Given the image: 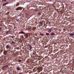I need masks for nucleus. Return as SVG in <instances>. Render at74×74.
I'll return each instance as SVG.
<instances>
[{
	"mask_svg": "<svg viewBox=\"0 0 74 74\" xmlns=\"http://www.w3.org/2000/svg\"><path fill=\"white\" fill-rule=\"evenodd\" d=\"M22 38H24V37H23V35L21 36Z\"/></svg>",
	"mask_w": 74,
	"mask_h": 74,
	"instance_id": "a211bd4d",
	"label": "nucleus"
},
{
	"mask_svg": "<svg viewBox=\"0 0 74 74\" xmlns=\"http://www.w3.org/2000/svg\"><path fill=\"white\" fill-rule=\"evenodd\" d=\"M51 36H54L55 35V34L54 33V32H52L51 34Z\"/></svg>",
	"mask_w": 74,
	"mask_h": 74,
	"instance_id": "39448f33",
	"label": "nucleus"
},
{
	"mask_svg": "<svg viewBox=\"0 0 74 74\" xmlns=\"http://www.w3.org/2000/svg\"><path fill=\"white\" fill-rule=\"evenodd\" d=\"M19 20V19H18L17 20V21H18V20Z\"/></svg>",
	"mask_w": 74,
	"mask_h": 74,
	"instance_id": "c85d7f7f",
	"label": "nucleus"
},
{
	"mask_svg": "<svg viewBox=\"0 0 74 74\" xmlns=\"http://www.w3.org/2000/svg\"><path fill=\"white\" fill-rule=\"evenodd\" d=\"M10 47V45H7L6 46V48L7 49H9Z\"/></svg>",
	"mask_w": 74,
	"mask_h": 74,
	"instance_id": "f03ea898",
	"label": "nucleus"
},
{
	"mask_svg": "<svg viewBox=\"0 0 74 74\" xmlns=\"http://www.w3.org/2000/svg\"><path fill=\"white\" fill-rule=\"evenodd\" d=\"M49 1H52V0H49Z\"/></svg>",
	"mask_w": 74,
	"mask_h": 74,
	"instance_id": "cd10ccee",
	"label": "nucleus"
},
{
	"mask_svg": "<svg viewBox=\"0 0 74 74\" xmlns=\"http://www.w3.org/2000/svg\"><path fill=\"white\" fill-rule=\"evenodd\" d=\"M16 69L18 71H19L21 70V69L19 67H17Z\"/></svg>",
	"mask_w": 74,
	"mask_h": 74,
	"instance_id": "1a4fd4ad",
	"label": "nucleus"
},
{
	"mask_svg": "<svg viewBox=\"0 0 74 74\" xmlns=\"http://www.w3.org/2000/svg\"><path fill=\"white\" fill-rule=\"evenodd\" d=\"M26 42H27V41H26Z\"/></svg>",
	"mask_w": 74,
	"mask_h": 74,
	"instance_id": "7c9ffc66",
	"label": "nucleus"
},
{
	"mask_svg": "<svg viewBox=\"0 0 74 74\" xmlns=\"http://www.w3.org/2000/svg\"><path fill=\"white\" fill-rule=\"evenodd\" d=\"M12 44H15V42L14 41H12Z\"/></svg>",
	"mask_w": 74,
	"mask_h": 74,
	"instance_id": "ddd939ff",
	"label": "nucleus"
},
{
	"mask_svg": "<svg viewBox=\"0 0 74 74\" xmlns=\"http://www.w3.org/2000/svg\"><path fill=\"white\" fill-rule=\"evenodd\" d=\"M26 38H28V35L27 34H25L24 35Z\"/></svg>",
	"mask_w": 74,
	"mask_h": 74,
	"instance_id": "0eeeda50",
	"label": "nucleus"
},
{
	"mask_svg": "<svg viewBox=\"0 0 74 74\" xmlns=\"http://www.w3.org/2000/svg\"><path fill=\"white\" fill-rule=\"evenodd\" d=\"M8 32H9V31H6V34H8Z\"/></svg>",
	"mask_w": 74,
	"mask_h": 74,
	"instance_id": "412c9836",
	"label": "nucleus"
},
{
	"mask_svg": "<svg viewBox=\"0 0 74 74\" xmlns=\"http://www.w3.org/2000/svg\"><path fill=\"white\" fill-rule=\"evenodd\" d=\"M46 35H47V36H49V34L48 33H46Z\"/></svg>",
	"mask_w": 74,
	"mask_h": 74,
	"instance_id": "dca6fc26",
	"label": "nucleus"
},
{
	"mask_svg": "<svg viewBox=\"0 0 74 74\" xmlns=\"http://www.w3.org/2000/svg\"><path fill=\"white\" fill-rule=\"evenodd\" d=\"M18 5H19V3H18L16 5V6L17 7V6H18Z\"/></svg>",
	"mask_w": 74,
	"mask_h": 74,
	"instance_id": "f8f14e48",
	"label": "nucleus"
},
{
	"mask_svg": "<svg viewBox=\"0 0 74 74\" xmlns=\"http://www.w3.org/2000/svg\"><path fill=\"white\" fill-rule=\"evenodd\" d=\"M51 30H52L51 29H49V32H51Z\"/></svg>",
	"mask_w": 74,
	"mask_h": 74,
	"instance_id": "2eb2a0df",
	"label": "nucleus"
},
{
	"mask_svg": "<svg viewBox=\"0 0 74 74\" xmlns=\"http://www.w3.org/2000/svg\"><path fill=\"white\" fill-rule=\"evenodd\" d=\"M47 47H48L47 46H45V48H47Z\"/></svg>",
	"mask_w": 74,
	"mask_h": 74,
	"instance_id": "a878e982",
	"label": "nucleus"
},
{
	"mask_svg": "<svg viewBox=\"0 0 74 74\" xmlns=\"http://www.w3.org/2000/svg\"><path fill=\"white\" fill-rule=\"evenodd\" d=\"M2 69H5V66H4L2 68Z\"/></svg>",
	"mask_w": 74,
	"mask_h": 74,
	"instance_id": "5701e85b",
	"label": "nucleus"
},
{
	"mask_svg": "<svg viewBox=\"0 0 74 74\" xmlns=\"http://www.w3.org/2000/svg\"><path fill=\"white\" fill-rule=\"evenodd\" d=\"M9 66V65H5V69H7Z\"/></svg>",
	"mask_w": 74,
	"mask_h": 74,
	"instance_id": "6e6552de",
	"label": "nucleus"
},
{
	"mask_svg": "<svg viewBox=\"0 0 74 74\" xmlns=\"http://www.w3.org/2000/svg\"><path fill=\"white\" fill-rule=\"evenodd\" d=\"M34 54H36V53H35Z\"/></svg>",
	"mask_w": 74,
	"mask_h": 74,
	"instance_id": "473e14b6",
	"label": "nucleus"
},
{
	"mask_svg": "<svg viewBox=\"0 0 74 74\" xmlns=\"http://www.w3.org/2000/svg\"><path fill=\"white\" fill-rule=\"evenodd\" d=\"M35 74H38L36 73H35Z\"/></svg>",
	"mask_w": 74,
	"mask_h": 74,
	"instance_id": "c756f323",
	"label": "nucleus"
},
{
	"mask_svg": "<svg viewBox=\"0 0 74 74\" xmlns=\"http://www.w3.org/2000/svg\"><path fill=\"white\" fill-rule=\"evenodd\" d=\"M21 15H22V12H21V13H20L18 15L19 16H21Z\"/></svg>",
	"mask_w": 74,
	"mask_h": 74,
	"instance_id": "4468645a",
	"label": "nucleus"
},
{
	"mask_svg": "<svg viewBox=\"0 0 74 74\" xmlns=\"http://www.w3.org/2000/svg\"><path fill=\"white\" fill-rule=\"evenodd\" d=\"M1 30V28H0V30Z\"/></svg>",
	"mask_w": 74,
	"mask_h": 74,
	"instance_id": "bb28decb",
	"label": "nucleus"
},
{
	"mask_svg": "<svg viewBox=\"0 0 74 74\" xmlns=\"http://www.w3.org/2000/svg\"><path fill=\"white\" fill-rule=\"evenodd\" d=\"M20 8V7H18V8H17L16 10H20V8Z\"/></svg>",
	"mask_w": 74,
	"mask_h": 74,
	"instance_id": "9d476101",
	"label": "nucleus"
},
{
	"mask_svg": "<svg viewBox=\"0 0 74 74\" xmlns=\"http://www.w3.org/2000/svg\"><path fill=\"white\" fill-rule=\"evenodd\" d=\"M8 3H9V2H7L6 3H5V4H6V5H7V4H8Z\"/></svg>",
	"mask_w": 74,
	"mask_h": 74,
	"instance_id": "b1692460",
	"label": "nucleus"
},
{
	"mask_svg": "<svg viewBox=\"0 0 74 74\" xmlns=\"http://www.w3.org/2000/svg\"><path fill=\"white\" fill-rule=\"evenodd\" d=\"M19 33L20 34H24L25 33V32H20Z\"/></svg>",
	"mask_w": 74,
	"mask_h": 74,
	"instance_id": "7ed1b4c3",
	"label": "nucleus"
},
{
	"mask_svg": "<svg viewBox=\"0 0 74 74\" xmlns=\"http://www.w3.org/2000/svg\"><path fill=\"white\" fill-rule=\"evenodd\" d=\"M47 27V26H46L45 27Z\"/></svg>",
	"mask_w": 74,
	"mask_h": 74,
	"instance_id": "2f4dec72",
	"label": "nucleus"
},
{
	"mask_svg": "<svg viewBox=\"0 0 74 74\" xmlns=\"http://www.w3.org/2000/svg\"><path fill=\"white\" fill-rule=\"evenodd\" d=\"M18 62H22V60H19Z\"/></svg>",
	"mask_w": 74,
	"mask_h": 74,
	"instance_id": "f3484780",
	"label": "nucleus"
},
{
	"mask_svg": "<svg viewBox=\"0 0 74 74\" xmlns=\"http://www.w3.org/2000/svg\"><path fill=\"white\" fill-rule=\"evenodd\" d=\"M27 3H30V1H27Z\"/></svg>",
	"mask_w": 74,
	"mask_h": 74,
	"instance_id": "aec40b11",
	"label": "nucleus"
},
{
	"mask_svg": "<svg viewBox=\"0 0 74 74\" xmlns=\"http://www.w3.org/2000/svg\"><path fill=\"white\" fill-rule=\"evenodd\" d=\"M7 1V0H2V1Z\"/></svg>",
	"mask_w": 74,
	"mask_h": 74,
	"instance_id": "4be33fe9",
	"label": "nucleus"
},
{
	"mask_svg": "<svg viewBox=\"0 0 74 74\" xmlns=\"http://www.w3.org/2000/svg\"><path fill=\"white\" fill-rule=\"evenodd\" d=\"M6 5V4H5V3H4L3 4V6H5V5Z\"/></svg>",
	"mask_w": 74,
	"mask_h": 74,
	"instance_id": "6ab92c4d",
	"label": "nucleus"
},
{
	"mask_svg": "<svg viewBox=\"0 0 74 74\" xmlns=\"http://www.w3.org/2000/svg\"><path fill=\"white\" fill-rule=\"evenodd\" d=\"M10 14V12H8L7 13V14Z\"/></svg>",
	"mask_w": 74,
	"mask_h": 74,
	"instance_id": "393cba45",
	"label": "nucleus"
},
{
	"mask_svg": "<svg viewBox=\"0 0 74 74\" xmlns=\"http://www.w3.org/2000/svg\"><path fill=\"white\" fill-rule=\"evenodd\" d=\"M70 36H74V32H73L72 34H70Z\"/></svg>",
	"mask_w": 74,
	"mask_h": 74,
	"instance_id": "423d86ee",
	"label": "nucleus"
},
{
	"mask_svg": "<svg viewBox=\"0 0 74 74\" xmlns=\"http://www.w3.org/2000/svg\"><path fill=\"white\" fill-rule=\"evenodd\" d=\"M30 49H29V50L30 51H31L32 50V46H29Z\"/></svg>",
	"mask_w": 74,
	"mask_h": 74,
	"instance_id": "9b49d317",
	"label": "nucleus"
},
{
	"mask_svg": "<svg viewBox=\"0 0 74 74\" xmlns=\"http://www.w3.org/2000/svg\"><path fill=\"white\" fill-rule=\"evenodd\" d=\"M40 36H42V38H44V34H40Z\"/></svg>",
	"mask_w": 74,
	"mask_h": 74,
	"instance_id": "20e7f679",
	"label": "nucleus"
},
{
	"mask_svg": "<svg viewBox=\"0 0 74 74\" xmlns=\"http://www.w3.org/2000/svg\"><path fill=\"white\" fill-rule=\"evenodd\" d=\"M7 51L5 50L3 52V54L4 55H7Z\"/></svg>",
	"mask_w": 74,
	"mask_h": 74,
	"instance_id": "f257e3e1",
	"label": "nucleus"
}]
</instances>
